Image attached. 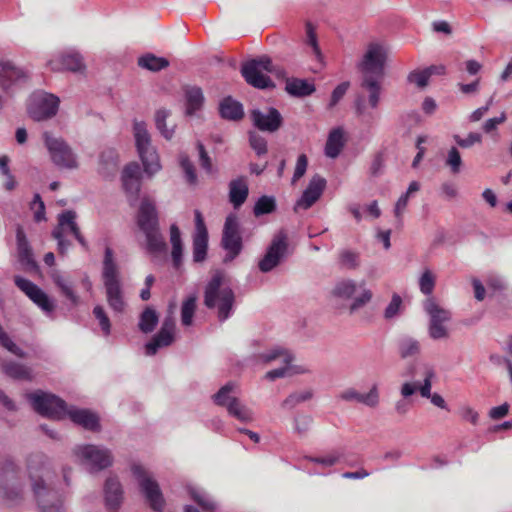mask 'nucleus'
<instances>
[{
  "label": "nucleus",
  "mask_w": 512,
  "mask_h": 512,
  "mask_svg": "<svg viewBox=\"0 0 512 512\" xmlns=\"http://www.w3.org/2000/svg\"><path fill=\"white\" fill-rule=\"evenodd\" d=\"M170 115V111L167 109H159L155 113V124L161 135L170 140L173 137L174 129H168L166 126V119Z\"/></svg>",
  "instance_id": "de8ad7c7"
},
{
  "label": "nucleus",
  "mask_w": 512,
  "mask_h": 512,
  "mask_svg": "<svg viewBox=\"0 0 512 512\" xmlns=\"http://www.w3.org/2000/svg\"><path fill=\"white\" fill-rule=\"evenodd\" d=\"M16 244L18 261L26 272L38 273L40 271L39 264L34 258L32 247L26 237L21 226L16 229Z\"/></svg>",
  "instance_id": "dca6fc26"
},
{
  "label": "nucleus",
  "mask_w": 512,
  "mask_h": 512,
  "mask_svg": "<svg viewBox=\"0 0 512 512\" xmlns=\"http://www.w3.org/2000/svg\"><path fill=\"white\" fill-rule=\"evenodd\" d=\"M344 133L341 128L333 129L328 136L325 145V154L330 158H336L344 147Z\"/></svg>",
  "instance_id": "4c0bfd02"
},
{
  "label": "nucleus",
  "mask_w": 512,
  "mask_h": 512,
  "mask_svg": "<svg viewBox=\"0 0 512 512\" xmlns=\"http://www.w3.org/2000/svg\"><path fill=\"white\" fill-rule=\"evenodd\" d=\"M219 114L225 120L238 121L244 117V110L240 102L227 96L219 104Z\"/></svg>",
  "instance_id": "2f4dec72"
},
{
  "label": "nucleus",
  "mask_w": 512,
  "mask_h": 512,
  "mask_svg": "<svg viewBox=\"0 0 512 512\" xmlns=\"http://www.w3.org/2000/svg\"><path fill=\"white\" fill-rule=\"evenodd\" d=\"M133 476L139 484V488L145 497L149 507L154 512H162L166 501L158 482L148 475L146 469L140 464H133L131 467Z\"/></svg>",
  "instance_id": "423d86ee"
},
{
  "label": "nucleus",
  "mask_w": 512,
  "mask_h": 512,
  "mask_svg": "<svg viewBox=\"0 0 512 512\" xmlns=\"http://www.w3.org/2000/svg\"><path fill=\"white\" fill-rule=\"evenodd\" d=\"M138 154L142 161L145 173L152 176L160 170L161 165L159 163V157L154 147L138 150Z\"/></svg>",
  "instance_id": "58836bf2"
},
{
  "label": "nucleus",
  "mask_w": 512,
  "mask_h": 512,
  "mask_svg": "<svg viewBox=\"0 0 512 512\" xmlns=\"http://www.w3.org/2000/svg\"><path fill=\"white\" fill-rule=\"evenodd\" d=\"M424 310L429 315L428 333L433 340L447 339L448 329L445 323L451 320V312L440 307L434 298H428L424 302Z\"/></svg>",
  "instance_id": "9d476101"
},
{
  "label": "nucleus",
  "mask_w": 512,
  "mask_h": 512,
  "mask_svg": "<svg viewBox=\"0 0 512 512\" xmlns=\"http://www.w3.org/2000/svg\"><path fill=\"white\" fill-rule=\"evenodd\" d=\"M135 144L137 151L143 150L144 148L152 147L151 145V137L147 130V125L145 122H134L133 125Z\"/></svg>",
  "instance_id": "a19ab883"
},
{
  "label": "nucleus",
  "mask_w": 512,
  "mask_h": 512,
  "mask_svg": "<svg viewBox=\"0 0 512 512\" xmlns=\"http://www.w3.org/2000/svg\"><path fill=\"white\" fill-rule=\"evenodd\" d=\"M93 315L98 320L101 330L105 336L111 333V322L101 305H96L93 309Z\"/></svg>",
  "instance_id": "864d4df0"
},
{
  "label": "nucleus",
  "mask_w": 512,
  "mask_h": 512,
  "mask_svg": "<svg viewBox=\"0 0 512 512\" xmlns=\"http://www.w3.org/2000/svg\"><path fill=\"white\" fill-rule=\"evenodd\" d=\"M19 473V467L11 460H6L0 468V497L9 506L23 500V483Z\"/></svg>",
  "instance_id": "7ed1b4c3"
},
{
  "label": "nucleus",
  "mask_w": 512,
  "mask_h": 512,
  "mask_svg": "<svg viewBox=\"0 0 512 512\" xmlns=\"http://www.w3.org/2000/svg\"><path fill=\"white\" fill-rule=\"evenodd\" d=\"M59 108V98L53 94L42 93L34 95L27 107L30 118L34 121H44L54 117Z\"/></svg>",
  "instance_id": "f8f14e48"
},
{
  "label": "nucleus",
  "mask_w": 512,
  "mask_h": 512,
  "mask_svg": "<svg viewBox=\"0 0 512 512\" xmlns=\"http://www.w3.org/2000/svg\"><path fill=\"white\" fill-rule=\"evenodd\" d=\"M67 416L74 424L81 426L87 431L100 432L102 429L100 416L90 409L70 406Z\"/></svg>",
  "instance_id": "a211bd4d"
},
{
  "label": "nucleus",
  "mask_w": 512,
  "mask_h": 512,
  "mask_svg": "<svg viewBox=\"0 0 512 512\" xmlns=\"http://www.w3.org/2000/svg\"><path fill=\"white\" fill-rule=\"evenodd\" d=\"M1 367L2 371L14 380L31 381L33 378L31 369L21 363L8 361L4 362Z\"/></svg>",
  "instance_id": "c9c22d12"
},
{
  "label": "nucleus",
  "mask_w": 512,
  "mask_h": 512,
  "mask_svg": "<svg viewBox=\"0 0 512 512\" xmlns=\"http://www.w3.org/2000/svg\"><path fill=\"white\" fill-rule=\"evenodd\" d=\"M48 65L53 71L83 72L86 68L83 57L78 52L61 54L57 59L50 60Z\"/></svg>",
  "instance_id": "4be33fe9"
},
{
  "label": "nucleus",
  "mask_w": 512,
  "mask_h": 512,
  "mask_svg": "<svg viewBox=\"0 0 512 512\" xmlns=\"http://www.w3.org/2000/svg\"><path fill=\"white\" fill-rule=\"evenodd\" d=\"M159 322V316L155 309L146 307L139 316L138 328L142 333L148 334L154 331Z\"/></svg>",
  "instance_id": "ea45409f"
},
{
  "label": "nucleus",
  "mask_w": 512,
  "mask_h": 512,
  "mask_svg": "<svg viewBox=\"0 0 512 512\" xmlns=\"http://www.w3.org/2000/svg\"><path fill=\"white\" fill-rule=\"evenodd\" d=\"M139 170V165L135 162H132L127 164L122 172V186L131 206H134L139 199V193L141 190Z\"/></svg>",
  "instance_id": "f3484780"
},
{
  "label": "nucleus",
  "mask_w": 512,
  "mask_h": 512,
  "mask_svg": "<svg viewBox=\"0 0 512 512\" xmlns=\"http://www.w3.org/2000/svg\"><path fill=\"white\" fill-rule=\"evenodd\" d=\"M408 82L415 83L418 87L424 88L429 81V73L426 69L422 71L414 70L407 77Z\"/></svg>",
  "instance_id": "e2e57ef3"
},
{
  "label": "nucleus",
  "mask_w": 512,
  "mask_h": 512,
  "mask_svg": "<svg viewBox=\"0 0 512 512\" xmlns=\"http://www.w3.org/2000/svg\"><path fill=\"white\" fill-rule=\"evenodd\" d=\"M29 75L20 68H17L10 61L0 62V86L9 90L13 86L25 84Z\"/></svg>",
  "instance_id": "aec40b11"
},
{
  "label": "nucleus",
  "mask_w": 512,
  "mask_h": 512,
  "mask_svg": "<svg viewBox=\"0 0 512 512\" xmlns=\"http://www.w3.org/2000/svg\"><path fill=\"white\" fill-rule=\"evenodd\" d=\"M197 296L190 295L181 307V322L184 326H190L193 321V316L196 310Z\"/></svg>",
  "instance_id": "49530a36"
},
{
  "label": "nucleus",
  "mask_w": 512,
  "mask_h": 512,
  "mask_svg": "<svg viewBox=\"0 0 512 512\" xmlns=\"http://www.w3.org/2000/svg\"><path fill=\"white\" fill-rule=\"evenodd\" d=\"M33 409L41 416L60 421L67 416L68 405L55 394L38 390L28 395Z\"/></svg>",
  "instance_id": "20e7f679"
},
{
  "label": "nucleus",
  "mask_w": 512,
  "mask_h": 512,
  "mask_svg": "<svg viewBox=\"0 0 512 512\" xmlns=\"http://www.w3.org/2000/svg\"><path fill=\"white\" fill-rule=\"evenodd\" d=\"M249 194L248 184L244 177H239L229 183V201L234 209H239Z\"/></svg>",
  "instance_id": "c756f323"
},
{
  "label": "nucleus",
  "mask_w": 512,
  "mask_h": 512,
  "mask_svg": "<svg viewBox=\"0 0 512 512\" xmlns=\"http://www.w3.org/2000/svg\"><path fill=\"white\" fill-rule=\"evenodd\" d=\"M277 209V203L274 196L262 195L258 197V216L271 214Z\"/></svg>",
  "instance_id": "603ef678"
},
{
  "label": "nucleus",
  "mask_w": 512,
  "mask_h": 512,
  "mask_svg": "<svg viewBox=\"0 0 512 512\" xmlns=\"http://www.w3.org/2000/svg\"><path fill=\"white\" fill-rule=\"evenodd\" d=\"M313 419L309 415H302L295 418V431L300 435L304 436L308 432Z\"/></svg>",
  "instance_id": "774afa93"
},
{
  "label": "nucleus",
  "mask_w": 512,
  "mask_h": 512,
  "mask_svg": "<svg viewBox=\"0 0 512 512\" xmlns=\"http://www.w3.org/2000/svg\"><path fill=\"white\" fill-rule=\"evenodd\" d=\"M293 359L294 356L291 353L285 354V358L283 359L287 371L289 372L288 377L310 373V370L304 365H292L291 362L293 361Z\"/></svg>",
  "instance_id": "052dcab7"
},
{
  "label": "nucleus",
  "mask_w": 512,
  "mask_h": 512,
  "mask_svg": "<svg viewBox=\"0 0 512 512\" xmlns=\"http://www.w3.org/2000/svg\"><path fill=\"white\" fill-rule=\"evenodd\" d=\"M349 86H350L349 82H342L335 87V89L332 91L331 99L328 104L329 109L333 108L334 106H336L339 103V101L346 94Z\"/></svg>",
  "instance_id": "338daca9"
},
{
  "label": "nucleus",
  "mask_w": 512,
  "mask_h": 512,
  "mask_svg": "<svg viewBox=\"0 0 512 512\" xmlns=\"http://www.w3.org/2000/svg\"><path fill=\"white\" fill-rule=\"evenodd\" d=\"M109 307L116 313H123L126 307L121 282L104 284Z\"/></svg>",
  "instance_id": "c85d7f7f"
},
{
  "label": "nucleus",
  "mask_w": 512,
  "mask_h": 512,
  "mask_svg": "<svg viewBox=\"0 0 512 512\" xmlns=\"http://www.w3.org/2000/svg\"><path fill=\"white\" fill-rule=\"evenodd\" d=\"M74 454L89 465L91 472H99L112 466L114 458L112 452L105 447L86 444L76 446Z\"/></svg>",
  "instance_id": "1a4fd4ad"
},
{
  "label": "nucleus",
  "mask_w": 512,
  "mask_h": 512,
  "mask_svg": "<svg viewBox=\"0 0 512 512\" xmlns=\"http://www.w3.org/2000/svg\"><path fill=\"white\" fill-rule=\"evenodd\" d=\"M422 375L424 376V381H423V384L419 383L418 390L422 397L430 398L432 395L431 394L432 378L435 376V372L432 368L428 367L427 365H423Z\"/></svg>",
  "instance_id": "8fccbe9b"
},
{
  "label": "nucleus",
  "mask_w": 512,
  "mask_h": 512,
  "mask_svg": "<svg viewBox=\"0 0 512 512\" xmlns=\"http://www.w3.org/2000/svg\"><path fill=\"white\" fill-rule=\"evenodd\" d=\"M339 398L347 402L356 401L374 408L379 404V391L377 384H374L366 394H361L354 388H348L340 393Z\"/></svg>",
  "instance_id": "b1692460"
},
{
  "label": "nucleus",
  "mask_w": 512,
  "mask_h": 512,
  "mask_svg": "<svg viewBox=\"0 0 512 512\" xmlns=\"http://www.w3.org/2000/svg\"><path fill=\"white\" fill-rule=\"evenodd\" d=\"M55 482L56 480L45 481L31 486L41 512H62L64 509L63 495L56 488Z\"/></svg>",
  "instance_id": "6e6552de"
},
{
  "label": "nucleus",
  "mask_w": 512,
  "mask_h": 512,
  "mask_svg": "<svg viewBox=\"0 0 512 512\" xmlns=\"http://www.w3.org/2000/svg\"><path fill=\"white\" fill-rule=\"evenodd\" d=\"M76 216V212L73 210H65L58 216L59 226L67 225L75 238L81 235L80 229L75 222Z\"/></svg>",
  "instance_id": "09e8293b"
},
{
  "label": "nucleus",
  "mask_w": 512,
  "mask_h": 512,
  "mask_svg": "<svg viewBox=\"0 0 512 512\" xmlns=\"http://www.w3.org/2000/svg\"><path fill=\"white\" fill-rule=\"evenodd\" d=\"M118 170V154L113 149L101 152L99 156V174L105 179L113 178Z\"/></svg>",
  "instance_id": "cd10ccee"
},
{
  "label": "nucleus",
  "mask_w": 512,
  "mask_h": 512,
  "mask_svg": "<svg viewBox=\"0 0 512 512\" xmlns=\"http://www.w3.org/2000/svg\"><path fill=\"white\" fill-rule=\"evenodd\" d=\"M229 415L241 422H248L253 419V412L247 409L240 401L237 405H231L228 411Z\"/></svg>",
  "instance_id": "3c124183"
},
{
  "label": "nucleus",
  "mask_w": 512,
  "mask_h": 512,
  "mask_svg": "<svg viewBox=\"0 0 512 512\" xmlns=\"http://www.w3.org/2000/svg\"><path fill=\"white\" fill-rule=\"evenodd\" d=\"M360 253L350 249H343L339 252L338 263L341 268L355 270L360 266Z\"/></svg>",
  "instance_id": "37998d69"
},
{
  "label": "nucleus",
  "mask_w": 512,
  "mask_h": 512,
  "mask_svg": "<svg viewBox=\"0 0 512 512\" xmlns=\"http://www.w3.org/2000/svg\"><path fill=\"white\" fill-rule=\"evenodd\" d=\"M454 141L461 148H469L476 143H481L482 136L479 133L471 132L466 138H461L459 135H454Z\"/></svg>",
  "instance_id": "69168bd1"
},
{
  "label": "nucleus",
  "mask_w": 512,
  "mask_h": 512,
  "mask_svg": "<svg viewBox=\"0 0 512 512\" xmlns=\"http://www.w3.org/2000/svg\"><path fill=\"white\" fill-rule=\"evenodd\" d=\"M137 225L142 232L159 227L156 206L154 202L147 197L141 200L137 213Z\"/></svg>",
  "instance_id": "412c9836"
},
{
  "label": "nucleus",
  "mask_w": 512,
  "mask_h": 512,
  "mask_svg": "<svg viewBox=\"0 0 512 512\" xmlns=\"http://www.w3.org/2000/svg\"><path fill=\"white\" fill-rule=\"evenodd\" d=\"M26 469L31 486L35 483H44L57 479L49 458L42 452H33L28 455Z\"/></svg>",
  "instance_id": "9b49d317"
},
{
  "label": "nucleus",
  "mask_w": 512,
  "mask_h": 512,
  "mask_svg": "<svg viewBox=\"0 0 512 512\" xmlns=\"http://www.w3.org/2000/svg\"><path fill=\"white\" fill-rule=\"evenodd\" d=\"M102 279L104 284L121 282L120 272L114 261L113 250L108 246L105 248L104 252Z\"/></svg>",
  "instance_id": "7c9ffc66"
},
{
  "label": "nucleus",
  "mask_w": 512,
  "mask_h": 512,
  "mask_svg": "<svg viewBox=\"0 0 512 512\" xmlns=\"http://www.w3.org/2000/svg\"><path fill=\"white\" fill-rule=\"evenodd\" d=\"M283 125L281 113L274 107H269L266 112L258 110V130L270 133L276 132Z\"/></svg>",
  "instance_id": "a878e982"
},
{
  "label": "nucleus",
  "mask_w": 512,
  "mask_h": 512,
  "mask_svg": "<svg viewBox=\"0 0 512 512\" xmlns=\"http://www.w3.org/2000/svg\"><path fill=\"white\" fill-rule=\"evenodd\" d=\"M402 305V298L394 293L388 306L385 308L384 317L385 319H392L398 315Z\"/></svg>",
  "instance_id": "680f3d73"
},
{
  "label": "nucleus",
  "mask_w": 512,
  "mask_h": 512,
  "mask_svg": "<svg viewBox=\"0 0 512 512\" xmlns=\"http://www.w3.org/2000/svg\"><path fill=\"white\" fill-rule=\"evenodd\" d=\"M419 287L423 294H432L435 287V276L429 269H426L420 277Z\"/></svg>",
  "instance_id": "13d9d810"
},
{
  "label": "nucleus",
  "mask_w": 512,
  "mask_h": 512,
  "mask_svg": "<svg viewBox=\"0 0 512 512\" xmlns=\"http://www.w3.org/2000/svg\"><path fill=\"white\" fill-rule=\"evenodd\" d=\"M195 233L193 235V261L202 263L206 260L208 250V230L204 222L202 213L199 210L194 211Z\"/></svg>",
  "instance_id": "2eb2a0df"
},
{
  "label": "nucleus",
  "mask_w": 512,
  "mask_h": 512,
  "mask_svg": "<svg viewBox=\"0 0 512 512\" xmlns=\"http://www.w3.org/2000/svg\"><path fill=\"white\" fill-rule=\"evenodd\" d=\"M421 347L418 340L405 337L398 341V352L402 359L416 356L420 353Z\"/></svg>",
  "instance_id": "79ce46f5"
},
{
  "label": "nucleus",
  "mask_w": 512,
  "mask_h": 512,
  "mask_svg": "<svg viewBox=\"0 0 512 512\" xmlns=\"http://www.w3.org/2000/svg\"><path fill=\"white\" fill-rule=\"evenodd\" d=\"M286 92L294 97L303 98L315 92V85L306 79L286 78Z\"/></svg>",
  "instance_id": "473e14b6"
},
{
  "label": "nucleus",
  "mask_w": 512,
  "mask_h": 512,
  "mask_svg": "<svg viewBox=\"0 0 512 512\" xmlns=\"http://www.w3.org/2000/svg\"><path fill=\"white\" fill-rule=\"evenodd\" d=\"M183 94L185 99V114L193 116L197 111L201 110L204 105V94L199 86L184 85Z\"/></svg>",
  "instance_id": "393cba45"
},
{
  "label": "nucleus",
  "mask_w": 512,
  "mask_h": 512,
  "mask_svg": "<svg viewBox=\"0 0 512 512\" xmlns=\"http://www.w3.org/2000/svg\"><path fill=\"white\" fill-rule=\"evenodd\" d=\"M15 285L43 311L50 313L55 309L53 300L35 283L19 275L14 276Z\"/></svg>",
  "instance_id": "4468645a"
},
{
  "label": "nucleus",
  "mask_w": 512,
  "mask_h": 512,
  "mask_svg": "<svg viewBox=\"0 0 512 512\" xmlns=\"http://www.w3.org/2000/svg\"><path fill=\"white\" fill-rule=\"evenodd\" d=\"M147 241V250L149 253L157 256L165 254L167 252V244L164 240L163 235L160 232V228H155L143 232Z\"/></svg>",
  "instance_id": "f704fd0d"
},
{
  "label": "nucleus",
  "mask_w": 512,
  "mask_h": 512,
  "mask_svg": "<svg viewBox=\"0 0 512 512\" xmlns=\"http://www.w3.org/2000/svg\"><path fill=\"white\" fill-rule=\"evenodd\" d=\"M241 74L249 85L256 88V58H252L242 65Z\"/></svg>",
  "instance_id": "5fc2aeb1"
},
{
  "label": "nucleus",
  "mask_w": 512,
  "mask_h": 512,
  "mask_svg": "<svg viewBox=\"0 0 512 512\" xmlns=\"http://www.w3.org/2000/svg\"><path fill=\"white\" fill-rule=\"evenodd\" d=\"M445 164L450 168L453 174H458L461 171L462 158L456 147H452L449 150Z\"/></svg>",
  "instance_id": "6e6d98bb"
},
{
  "label": "nucleus",
  "mask_w": 512,
  "mask_h": 512,
  "mask_svg": "<svg viewBox=\"0 0 512 512\" xmlns=\"http://www.w3.org/2000/svg\"><path fill=\"white\" fill-rule=\"evenodd\" d=\"M105 506L109 512H117L123 501V489L116 476L108 477L104 484Z\"/></svg>",
  "instance_id": "5701e85b"
},
{
  "label": "nucleus",
  "mask_w": 512,
  "mask_h": 512,
  "mask_svg": "<svg viewBox=\"0 0 512 512\" xmlns=\"http://www.w3.org/2000/svg\"><path fill=\"white\" fill-rule=\"evenodd\" d=\"M306 44L312 47L313 53L319 57L321 55V50L318 44L317 35L315 32V27L311 22H306Z\"/></svg>",
  "instance_id": "bf43d9fd"
},
{
  "label": "nucleus",
  "mask_w": 512,
  "mask_h": 512,
  "mask_svg": "<svg viewBox=\"0 0 512 512\" xmlns=\"http://www.w3.org/2000/svg\"><path fill=\"white\" fill-rule=\"evenodd\" d=\"M387 53L379 43H370L357 67L363 74L361 87L368 91V103L373 109L380 102L381 81L385 75Z\"/></svg>",
  "instance_id": "f257e3e1"
},
{
  "label": "nucleus",
  "mask_w": 512,
  "mask_h": 512,
  "mask_svg": "<svg viewBox=\"0 0 512 512\" xmlns=\"http://www.w3.org/2000/svg\"><path fill=\"white\" fill-rule=\"evenodd\" d=\"M53 282L60 289L61 293L71 301L73 305H77L79 303V297L73 290V286L71 283L66 281L62 275L59 273H54L52 275Z\"/></svg>",
  "instance_id": "c03bdc74"
},
{
  "label": "nucleus",
  "mask_w": 512,
  "mask_h": 512,
  "mask_svg": "<svg viewBox=\"0 0 512 512\" xmlns=\"http://www.w3.org/2000/svg\"><path fill=\"white\" fill-rule=\"evenodd\" d=\"M313 398V391L312 390H305L301 392H293L289 394L284 401L282 402V408L284 409H293L298 404L309 401Z\"/></svg>",
  "instance_id": "a18cd8bd"
},
{
  "label": "nucleus",
  "mask_w": 512,
  "mask_h": 512,
  "mask_svg": "<svg viewBox=\"0 0 512 512\" xmlns=\"http://www.w3.org/2000/svg\"><path fill=\"white\" fill-rule=\"evenodd\" d=\"M237 394V383L234 381H229L212 396V399L217 406L224 407L227 409V411H229V407L232 405V402L233 405H237V402L240 401L237 397Z\"/></svg>",
  "instance_id": "bb28decb"
},
{
  "label": "nucleus",
  "mask_w": 512,
  "mask_h": 512,
  "mask_svg": "<svg viewBox=\"0 0 512 512\" xmlns=\"http://www.w3.org/2000/svg\"><path fill=\"white\" fill-rule=\"evenodd\" d=\"M225 277V272L216 269L205 286L204 291V305L208 309H218V319L223 322L229 318L235 295L230 287L221 288Z\"/></svg>",
  "instance_id": "f03ea898"
},
{
  "label": "nucleus",
  "mask_w": 512,
  "mask_h": 512,
  "mask_svg": "<svg viewBox=\"0 0 512 512\" xmlns=\"http://www.w3.org/2000/svg\"><path fill=\"white\" fill-rule=\"evenodd\" d=\"M331 293L336 298L344 300L353 299L349 306L350 314L364 307L373 297L372 291L365 288V282H362L358 286L352 279H342L338 281Z\"/></svg>",
  "instance_id": "39448f33"
},
{
  "label": "nucleus",
  "mask_w": 512,
  "mask_h": 512,
  "mask_svg": "<svg viewBox=\"0 0 512 512\" xmlns=\"http://www.w3.org/2000/svg\"><path fill=\"white\" fill-rule=\"evenodd\" d=\"M43 140L53 164L66 169L78 168L77 155L63 138L54 137L50 132L45 131Z\"/></svg>",
  "instance_id": "0eeeda50"
},
{
  "label": "nucleus",
  "mask_w": 512,
  "mask_h": 512,
  "mask_svg": "<svg viewBox=\"0 0 512 512\" xmlns=\"http://www.w3.org/2000/svg\"><path fill=\"white\" fill-rule=\"evenodd\" d=\"M137 64L139 67L151 72H159L169 67L170 62L165 57H159L153 53H146L138 58Z\"/></svg>",
  "instance_id": "e433bc0d"
},
{
  "label": "nucleus",
  "mask_w": 512,
  "mask_h": 512,
  "mask_svg": "<svg viewBox=\"0 0 512 512\" xmlns=\"http://www.w3.org/2000/svg\"><path fill=\"white\" fill-rule=\"evenodd\" d=\"M288 251V236L285 231H279L274 237L267 249L266 254L260 262L258 269L262 272H269L275 268L285 257Z\"/></svg>",
  "instance_id": "ddd939ff"
},
{
  "label": "nucleus",
  "mask_w": 512,
  "mask_h": 512,
  "mask_svg": "<svg viewBox=\"0 0 512 512\" xmlns=\"http://www.w3.org/2000/svg\"><path fill=\"white\" fill-rule=\"evenodd\" d=\"M326 187V180L320 175H314L307 188L303 191L300 199L297 200L294 211L297 212L299 209H309L322 195Z\"/></svg>",
  "instance_id": "6ab92c4d"
},
{
  "label": "nucleus",
  "mask_w": 512,
  "mask_h": 512,
  "mask_svg": "<svg viewBox=\"0 0 512 512\" xmlns=\"http://www.w3.org/2000/svg\"><path fill=\"white\" fill-rule=\"evenodd\" d=\"M174 339V333L159 329V331L151 338V340L145 344L146 355H155L160 348L170 346L174 342Z\"/></svg>",
  "instance_id": "72a5a7b5"
},
{
  "label": "nucleus",
  "mask_w": 512,
  "mask_h": 512,
  "mask_svg": "<svg viewBox=\"0 0 512 512\" xmlns=\"http://www.w3.org/2000/svg\"><path fill=\"white\" fill-rule=\"evenodd\" d=\"M221 246L225 250H233L234 253H241L242 238L239 234L222 236Z\"/></svg>",
  "instance_id": "4d7b16f0"
},
{
  "label": "nucleus",
  "mask_w": 512,
  "mask_h": 512,
  "mask_svg": "<svg viewBox=\"0 0 512 512\" xmlns=\"http://www.w3.org/2000/svg\"><path fill=\"white\" fill-rule=\"evenodd\" d=\"M180 165L186 174L187 181L190 184H195L197 180L195 168L187 155L180 157Z\"/></svg>",
  "instance_id": "0e129e2a"
}]
</instances>
